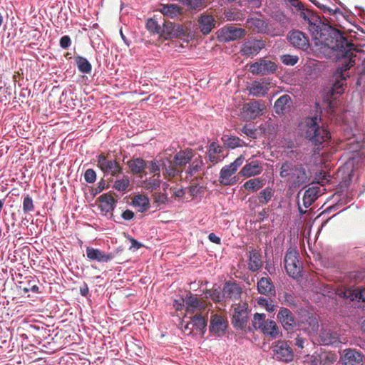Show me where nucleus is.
Listing matches in <instances>:
<instances>
[{
    "label": "nucleus",
    "instance_id": "nucleus-1",
    "mask_svg": "<svg viewBox=\"0 0 365 365\" xmlns=\"http://www.w3.org/2000/svg\"><path fill=\"white\" fill-rule=\"evenodd\" d=\"M317 19L312 20V22H307L308 29L313 38L318 40L319 43L329 48L338 52L344 49V53L349 52V48H353L354 44L348 41L342 34L331 26L321 28L317 24Z\"/></svg>",
    "mask_w": 365,
    "mask_h": 365
},
{
    "label": "nucleus",
    "instance_id": "nucleus-2",
    "mask_svg": "<svg viewBox=\"0 0 365 365\" xmlns=\"http://www.w3.org/2000/svg\"><path fill=\"white\" fill-rule=\"evenodd\" d=\"M279 176L292 188L305 187L309 182V177L304 165L292 160H285L282 163Z\"/></svg>",
    "mask_w": 365,
    "mask_h": 365
},
{
    "label": "nucleus",
    "instance_id": "nucleus-3",
    "mask_svg": "<svg viewBox=\"0 0 365 365\" xmlns=\"http://www.w3.org/2000/svg\"><path fill=\"white\" fill-rule=\"evenodd\" d=\"M345 51L346 49H344ZM354 51H356V49L353 47V48H349V52L346 54L344 53V50L339 52L338 56L341 57V66L336 72L335 81L331 89L332 95L341 94L344 92V82L349 76L346 74V72L355 64L354 58L356 54L354 53Z\"/></svg>",
    "mask_w": 365,
    "mask_h": 365
},
{
    "label": "nucleus",
    "instance_id": "nucleus-4",
    "mask_svg": "<svg viewBox=\"0 0 365 365\" xmlns=\"http://www.w3.org/2000/svg\"><path fill=\"white\" fill-rule=\"evenodd\" d=\"M304 136L313 145L320 150L319 146L327 142L330 138V132L317 123V118H308L305 120L303 128Z\"/></svg>",
    "mask_w": 365,
    "mask_h": 365
},
{
    "label": "nucleus",
    "instance_id": "nucleus-5",
    "mask_svg": "<svg viewBox=\"0 0 365 365\" xmlns=\"http://www.w3.org/2000/svg\"><path fill=\"white\" fill-rule=\"evenodd\" d=\"M299 253L294 249H289L284 257V267L287 273L293 278L300 277L302 266L298 259Z\"/></svg>",
    "mask_w": 365,
    "mask_h": 365
},
{
    "label": "nucleus",
    "instance_id": "nucleus-6",
    "mask_svg": "<svg viewBox=\"0 0 365 365\" xmlns=\"http://www.w3.org/2000/svg\"><path fill=\"white\" fill-rule=\"evenodd\" d=\"M245 158L242 155L239 156L228 165L223 167L220 173L219 181L222 185H232L236 182L235 177L232 175L237 169L242 165Z\"/></svg>",
    "mask_w": 365,
    "mask_h": 365
},
{
    "label": "nucleus",
    "instance_id": "nucleus-7",
    "mask_svg": "<svg viewBox=\"0 0 365 365\" xmlns=\"http://www.w3.org/2000/svg\"><path fill=\"white\" fill-rule=\"evenodd\" d=\"M265 106L262 101L252 100L243 105L241 115L246 120H255L262 115Z\"/></svg>",
    "mask_w": 365,
    "mask_h": 365
},
{
    "label": "nucleus",
    "instance_id": "nucleus-8",
    "mask_svg": "<svg viewBox=\"0 0 365 365\" xmlns=\"http://www.w3.org/2000/svg\"><path fill=\"white\" fill-rule=\"evenodd\" d=\"M248 319L247 304L245 303L239 304L234 307V312L232 318L233 326L240 329H244L247 327Z\"/></svg>",
    "mask_w": 365,
    "mask_h": 365
},
{
    "label": "nucleus",
    "instance_id": "nucleus-9",
    "mask_svg": "<svg viewBox=\"0 0 365 365\" xmlns=\"http://www.w3.org/2000/svg\"><path fill=\"white\" fill-rule=\"evenodd\" d=\"M98 166L106 174L113 176H118L122 173V168L115 160H109L103 154H101L98 158Z\"/></svg>",
    "mask_w": 365,
    "mask_h": 365
},
{
    "label": "nucleus",
    "instance_id": "nucleus-10",
    "mask_svg": "<svg viewBox=\"0 0 365 365\" xmlns=\"http://www.w3.org/2000/svg\"><path fill=\"white\" fill-rule=\"evenodd\" d=\"M247 34L245 29L234 26H224L220 30L219 38L221 41L229 42L241 39Z\"/></svg>",
    "mask_w": 365,
    "mask_h": 365
},
{
    "label": "nucleus",
    "instance_id": "nucleus-11",
    "mask_svg": "<svg viewBox=\"0 0 365 365\" xmlns=\"http://www.w3.org/2000/svg\"><path fill=\"white\" fill-rule=\"evenodd\" d=\"M274 357L284 362L292 361L294 357L292 349L285 341H278L273 346Z\"/></svg>",
    "mask_w": 365,
    "mask_h": 365
},
{
    "label": "nucleus",
    "instance_id": "nucleus-12",
    "mask_svg": "<svg viewBox=\"0 0 365 365\" xmlns=\"http://www.w3.org/2000/svg\"><path fill=\"white\" fill-rule=\"evenodd\" d=\"M277 319L286 331H293L297 326L294 314L286 307H281Z\"/></svg>",
    "mask_w": 365,
    "mask_h": 365
},
{
    "label": "nucleus",
    "instance_id": "nucleus-13",
    "mask_svg": "<svg viewBox=\"0 0 365 365\" xmlns=\"http://www.w3.org/2000/svg\"><path fill=\"white\" fill-rule=\"evenodd\" d=\"M277 66L271 61L260 59L252 63L250 67V71L253 74L269 75L276 71Z\"/></svg>",
    "mask_w": 365,
    "mask_h": 365
},
{
    "label": "nucleus",
    "instance_id": "nucleus-14",
    "mask_svg": "<svg viewBox=\"0 0 365 365\" xmlns=\"http://www.w3.org/2000/svg\"><path fill=\"white\" fill-rule=\"evenodd\" d=\"M228 322L227 318L220 314H212L210 318V332L217 336L224 335Z\"/></svg>",
    "mask_w": 365,
    "mask_h": 365
},
{
    "label": "nucleus",
    "instance_id": "nucleus-15",
    "mask_svg": "<svg viewBox=\"0 0 365 365\" xmlns=\"http://www.w3.org/2000/svg\"><path fill=\"white\" fill-rule=\"evenodd\" d=\"M247 27L254 33L277 35L272 31L270 26L264 20L259 18H250L246 21Z\"/></svg>",
    "mask_w": 365,
    "mask_h": 365
},
{
    "label": "nucleus",
    "instance_id": "nucleus-16",
    "mask_svg": "<svg viewBox=\"0 0 365 365\" xmlns=\"http://www.w3.org/2000/svg\"><path fill=\"white\" fill-rule=\"evenodd\" d=\"M205 309V303L190 293L185 297V312L188 314H200Z\"/></svg>",
    "mask_w": 365,
    "mask_h": 365
},
{
    "label": "nucleus",
    "instance_id": "nucleus-17",
    "mask_svg": "<svg viewBox=\"0 0 365 365\" xmlns=\"http://www.w3.org/2000/svg\"><path fill=\"white\" fill-rule=\"evenodd\" d=\"M302 319L297 324L303 330L309 334L317 331L319 329V322L317 317L311 314L307 313L302 317Z\"/></svg>",
    "mask_w": 365,
    "mask_h": 365
},
{
    "label": "nucleus",
    "instance_id": "nucleus-18",
    "mask_svg": "<svg viewBox=\"0 0 365 365\" xmlns=\"http://www.w3.org/2000/svg\"><path fill=\"white\" fill-rule=\"evenodd\" d=\"M264 46L265 44L262 40H247L242 44L240 52L242 55L247 56L257 55Z\"/></svg>",
    "mask_w": 365,
    "mask_h": 365
},
{
    "label": "nucleus",
    "instance_id": "nucleus-19",
    "mask_svg": "<svg viewBox=\"0 0 365 365\" xmlns=\"http://www.w3.org/2000/svg\"><path fill=\"white\" fill-rule=\"evenodd\" d=\"M287 38L290 43L297 48L306 50L309 46L308 38L299 30L290 31L288 34Z\"/></svg>",
    "mask_w": 365,
    "mask_h": 365
},
{
    "label": "nucleus",
    "instance_id": "nucleus-20",
    "mask_svg": "<svg viewBox=\"0 0 365 365\" xmlns=\"http://www.w3.org/2000/svg\"><path fill=\"white\" fill-rule=\"evenodd\" d=\"M344 356L342 358L344 365H363L364 356V354L355 349L345 350Z\"/></svg>",
    "mask_w": 365,
    "mask_h": 365
},
{
    "label": "nucleus",
    "instance_id": "nucleus-21",
    "mask_svg": "<svg viewBox=\"0 0 365 365\" xmlns=\"http://www.w3.org/2000/svg\"><path fill=\"white\" fill-rule=\"evenodd\" d=\"M269 85V83L265 80L255 81L247 87V90L249 93L253 96L262 97L268 93Z\"/></svg>",
    "mask_w": 365,
    "mask_h": 365
},
{
    "label": "nucleus",
    "instance_id": "nucleus-22",
    "mask_svg": "<svg viewBox=\"0 0 365 365\" xmlns=\"http://www.w3.org/2000/svg\"><path fill=\"white\" fill-rule=\"evenodd\" d=\"M263 170L262 163L257 160L245 164L239 173L244 178H250L259 175Z\"/></svg>",
    "mask_w": 365,
    "mask_h": 365
},
{
    "label": "nucleus",
    "instance_id": "nucleus-23",
    "mask_svg": "<svg viewBox=\"0 0 365 365\" xmlns=\"http://www.w3.org/2000/svg\"><path fill=\"white\" fill-rule=\"evenodd\" d=\"M307 356L311 361H317V365H332L336 360V355L331 351H321L316 355Z\"/></svg>",
    "mask_w": 365,
    "mask_h": 365
},
{
    "label": "nucleus",
    "instance_id": "nucleus-24",
    "mask_svg": "<svg viewBox=\"0 0 365 365\" xmlns=\"http://www.w3.org/2000/svg\"><path fill=\"white\" fill-rule=\"evenodd\" d=\"M222 292L224 294L225 302H227L230 299H239L242 294V289L235 282H227L224 284Z\"/></svg>",
    "mask_w": 365,
    "mask_h": 365
},
{
    "label": "nucleus",
    "instance_id": "nucleus-25",
    "mask_svg": "<svg viewBox=\"0 0 365 365\" xmlns=\"http://www.w3.org/2000/svg\"><path fill=\"white\" fill-rule=\"evenodd\" d=\"M115 199L113 196L107 194L102 195L96 202L98 208L103 215L111 212L113 210Z\"/></svg>",
    "mask_w": 365,
    "mask_h": 365
},
{
    "label": "nucleus",
    "instance_id": "nucleus-26",
    "mask_svg": "<svg viewBox=\"0 0 365 365\" xmlns=\"http://www.w3.org/2000/svg\"><path fill=\"white\" fill-rule=\"evenodd\" d=\"M248 255V269L251 272H257L263 266L260 252L256 249L250 248Z\"/></svg>",
    "mask_w": 365,
    "mask_h": 365
},
{
    "label": "nucleus",
    "instance_id": "nucleus-27",
    "mask_svg": "<svg viewBox=\"0 0 365 365\" xmlns=\"http://www.w3.org/2000/svg\"><path fill=\"white\" fill-rule=\"evenodd\" d=\"M216 21L213 16L207 14H202L200 15L198 19V25L200 31L204 34L207 35L211 32L215 28Z\"/></svg>",
    "mask_w": 365,
    "mask_h": 365
},
{
    "label": "nucleus",
    "instance_id": "nucleus-28",
    "mask_svg": "<svg viewBox=\"0 0 365 365\" xmlns=\"http://www.w3.org/2000/svg\"><path fill=\"white\" fill-rule=\"evenodd\" d=\"M194 157L193 150L191 148H186L185 150L178 152L174 158V163L179 167L180 170L189 163L192 158Z\"/></svg>",
    "mask_w": 365,
    "mask_h": 365
},
{
    "label": "nucleus",
    "instance_id": "nucleus-29",
    "mask_svg": "<svg viewBox=\"0 0 365 365\" xmlns=\"http://www.w3.org/2000/svg\"><path fill=\"white\" fill-rule=\"evenodd\" d=\"M259 293L266 296L275 295V287L269 277H262L257 282Z\"/></svg>",
    "mask_w": 365,
    "mask_h": 365
},
{
    "label": "nucleus",
    "instance_id": "nucleus-30",
    "mask_svg": "<svg viewBox=\"0 0 365 365\" xmlns=\"http://www.w3.org/2000/svg\"><path fill=\"white\" fill-rule=\"evenodd\" d=\"M162 169L164 170L163 175L169 177H175L178 175L182 170L174 163V160H171L168 158H161Z\"/></svg>",
    "mask_w": 365,
    "mask_h": 365
},
{
    "label": "nucleus",
    "instance_id": "nucleus-31",
    "mask_svg": "<svg viewBox=\"0 0 365 365\" xmlns=\"http://www.w3.org/2000/svg\"><path fill=\"white\" fill-rule=\"evenodd\" d=\"M222 148L215 142L210 143L207 152L209 160L213 164H217L224 158Z\"/></svg>",
    "mask_w": 365,
    "mask_h": 365
},
{
    "label": "nucleus",
    "instance_id": "nucleus-32",
    "mask_svg": "<svg viewBox=\"0 0 365 365\" xmlns=\"http://www.w3.org/2000/svg\"><path fill=\"white\" fill-rule=\"evenodd\" d=\"M319 337L324 345H338L340 343L339 334L331 329H323Z\"/></svg>",
    "mask_w": 365,
    "mask_h": 365
},
{
    "label": "nucleus",
    "instance_id": "nucleus-33",
    "mask_svg": "<svg viewBox=\"0 0 365 365\" xmlns=\"http://www.w3.org/2000/svg\"><path fill=\"white\" fill-rule=\"evenodd\" d=\"M292 101L289 95L280 96L274 103V108L277 114L285 113L292 106Z\"/></svg>",
    "mask_w": 365,
    "mask_h": 365
},
{
    "label": "nucleus",
    "instance_id": "nucleus-34",
    "mask_svg": "<svg viewBox=\"0 0 365 365\" xmlns=\"http://www.w3.org/2000/svg\"><path fill=\"white\" fill-rule=\"evenodd\" d=\"M320 188L318 186H312L308 188L304 194L302 201L305 208H308L317 199L319 195Z\"/></svg>",
    "mask_w": 365,
    "mask_h": 365
},
{
    "label": "nucleus",
    "instance_id": "nucleus-35",
    "mask_svg": "<svg viewBox=\"0 0 365 365\" xmlns=\"http://www.w3.org/2000/svg\"><path fill=\"white\" fill-rule=\"evenodd\" d=\"M128 165L133 174H141L147 168V162L141 158H132L128 161Z\"/></svg>",
    "mask_w": 365,
    "mask_h": 365
},
{
    "label": "nucleus",
    "instance_id": "nucleus-36",
    "mask_svg": "<svg viewBox=\"0 0 365 365\" xmlns=\"http://www.w3.org/2000/svg\"><path fill=\"white\" fill-rule=\"evenodd\" d=\"M263 334L275 339L280 336L279 329L277 323L273 320H267L261 329Z\"/></svg>",
    "mask_w": 365,
    "mask_h": 365
},
{
    "label": "nucleus",
    "instance_id": "nucleus-37",
    "mask_svg": "<svg viewBox=\"0 0 365 365\" xmlns=\"http://www.w3.org/2000/svg\"><path fill=\"white\" fill-rule=\"evenodd\" d=\"M192 328L198 331L200 334H204L207 326L206 319L201 314H195L190 317Z\"/></svg>",
    "mask_w": 365,
    "mask_h": 365
},
{
    "label": "nucleus",
    "instance_id": "nucleus-38",
    "mask_svg": "<svg viewBox=\"0 0 365 365\" xmlns=\"http://www.w3.org/2000/svg\"><path fill=\"white\" fill-rule=\"evenodd\" d=\"M160 11L164 16L173 19L180 15L182 14V9L181 7L176 4H170L163 5Z\"/></svg>",
    "mask_w": 365,
    "mask_h": 365
},
{
    "label": "nucleus",
    "instance_id": "nucleus-39",
    "mask_svg": "<svg viewBox=\"0 0 365 365\" xmlns=\"http://www.w3.org/2000/svg\"><path fill=\"white\" fill-rule=\"evenodd\" d=\"M222 141L223 142L225 145L232 149L242 147L243 145L242 140L235 135H224L222 137Z\"/></svg>",
    "mask_w": 365,
    "mask_h": 365
},
{
    "label": "nucleus",
    "instance_id": "nucleus-40",
    "mask_svg": "<svg viewBox=\"0 0 365 365\" xmlns=\"http://www.w3.org/2000/svg\"><path fill=\"white\" fill-rule=\"evenodd\" d=\"M133 205L140 212H144L149 207V199L143 195L135 196L133 200Z\"/></svg>",
    "mask_w": 365,
    "mask_h": 365
},
{
    "label": "nucleus",
    "instance_id": "nucleus-41",
    "mask_svg": "<svg viewBox=\"0 0 365 365\" xmlns=\"http://www.w3.org/2000/svg\"><path fill=\"white\" fill-rule=\"evenodd\" d=\"M160 175L158 176H153L149 179L143 181V187L150 192L156 190L160 187L161 184V180L160 179Z\"/></svg>",
    "mask_w": 365,
    "mask_h": 365
},
{
    "label": "nucleus",
    "instance_id": "nucleus-42",
    "mask_svg": "<svg viewBox=\"0 0 365 365\" xmlns=\"http://www.w3.org/2000/svg\"><path fill=\"white\" fill-rule=\"evenodd\" d=\"M264 184V180H262V179H260L259 178H252V179L246 181L244 183L243 187L245 190H250L252 192H255V191L259 190L260 188H262L263 187Z\"/></svg>",
    "mask_w": 365,
    "mask_h": 365
},
{
    "label": "nucleus",
    "instance_id": "nucleus-43",
    "mask_svg": "<svg viewBox=\"0 0 365 365\" xmlns=\"http://www.w3.org/2000/svg\"><path fill=\"white\" fill-rule=\"evenodd\" d=\"M274 190L269 187H267L261 190L258 194V200L260 205H267L272 198Z\"/></svg>",
    "mask_w": 365,
    "mask_h": 365
},
{
    "label": "nucleus",
    "instance_id": "nucleus-44",
    "mask_svg": "<svg viewBox=\"0 0 365 365\" xmlns=\"http://www.w3.org/2000/svg\"><path fill=\"white\" fill-rule=\"evenodd\" d=\"M203 165L204 163L202 157L199 155L190 164L187 170V174L190 176L195 175L202 170Z\"/></svg>",
    "mask_w": 365,
    "mask_h": 365
},
{
    "label": "nucleus",
    "instance_id": "nucleus-45",
    "mask_svg": "<svg viewBox=\"0 0 365 365\" xmlns=\"http://www.w3.org/2000/svg\"><path fill=\"white\" fill-rule=\"evenodd\" d=\"M336 13L334 14V16H329V19H327L328 23L330 24L329 26H331L332 29H334V26H341V23L342 20H345V16L344 15L343 12L340 10V9H337Z\"/></svg>",
    "mask_w": 365,
    "mask_h": 365
},
{
    "label": "nucleus",
    "instance_id": "nucleus-46",
    "mask_svg": "<svg viewBox=\"0 0 365 365\" xmlns=\"http://www.w3.org/2000/svg\"><path fill=\"white\" fill-rule=\"evenodd\" d=\"M75 61L78 70L81 72L89 73L91 71V64L86 58L78 56L75 58Z\"/></svg>",
    "mask_w": 365,
    "mask_h": 365
},
{
    "label": "nucleus",
    "instance_id": "nucleus-47",
    "mask_svg": "<svg viewBox=\"0 0 365 365\" xmlns=\"http://www.w3.org/2000/svg\"><path fill=\"white\" fill-rule=\"evenodd\" d=\"M297 14H298L299 17L303 19L307 23L312 22V20H316V19H317V16L314 15L311 10L306 8L305 6H304V8H302V9L298 11Z\"/></svg>",
    "mask_w": 365,
    "mask_h": 365
},
{
    "label": "nucleus",
    "instance_id": "nucleus-48",
    "mask_svg": "<svg viewBox=\"0 0 365 365\" xmlns=\"http://www.w3.org/2000/svg\"><path fill=\"white\" fill-rule=\"evenodd\" d=\"M267 321L265 314L256 313L254 315L252 324L255 329L261 330Z\"/></svg>",
    "mask_w": 365,
    "mask_h": 365
},
{
    "label": "nucleus",
    "instance_id": "nucleus-49",
    "mask_svg": "<svg viewBox=\"0 0 365 365\" xmlns=\"http://www.w3.org/2000/svg\"><path fill=\"white\" fill-rule=\"evenodd\" d=\"M35 209L33 199L29 195H26L23 200V212L24 213H29L33 212Z\"/></svg>",
    "mask_w": 365,
    "mask_h": 365
},
{
    "label": "nucleus",
    "instance_id": "nucleus-50",
    "mask_svg": "<svg viewBox=\"0 0 365 365\" xmlns=\"http://www.w3.org/2000/svg\"><path fill=\"white\" fill-rule=\"evenodd\" d=\"M130 185V180L127 176H123L121 179L117 180L114 183V187L118 191H125Z\"/></svg>",
    "mask_w": 365,
    "mask_h": 365
},
{
    "label": "nucleus",
    "instance_id": "nucleus-51",
    "mask_svg": "<svg viewBox=\"0 0 365 365\" xmlns=\"http://www.w3.org/2000/svg\"><path fill=\"white\" fill-rule=\"evenodd\" d=\"M173 28H175L174 23L165 21L161 27V31L160 32V36L173 37Z\"/></svg>",
    "mask_w": 365,
    "mask_h": 365
},
{
    "label": "nucleus",
    "instance_id": "nucleus-52",
    "mask_svg": "<svg viewBox=\"0 0 365 365\" xmlns=\"http://www.w3.org/2000/svg\"><path fill=\"white\" fill-rule=\"evenodd\" d=\"M147 168H148L150 173H153V176H158V175H160V168H162L161 158L159 161H150L149 165H147Z\"/></svg>",
    "mask_w": 365,
    "mask_h": 365
},
{
    "label": "nucleus",
    "instance_id": "nucleus-53",
    "mask_svg": "<svg viewBox=\"0 0 365 365\" xmlns=\"http://www.w3.org/2000/svg\"><path fill=\"white\" fill-rule=\"evenodd\" d=\"M189 9H197L202 6L204 0H180Z\"/></svg>",
    "mask_w": 365,
    "mask_h": 365
},
{
    "label": "nucleus",
    "instance_id": "nucleus-54",
    "mask_svg": "<svg viewBox=\"0 0 365 365\" xmlns=\"http://www.w3.org/2000/svg\"><path fill=\"white\" fill-rule=\"evenodd\" d=\"M146 28L148 31L153 33L159 34L161 31V26L158 24L157 21L154 19H149L146 22Z\"/></svg>",
    "mask_w": 365,
    "mask_h": 365
},
{
    "label": "nucleus",
    "instance_id": "nucleus-55",
    "mask_svg": "<svg viewBox=\"0 0 365 365\" xmlns=\"http://www.w3.org/2000/svg\"><path fill=\"white\" fill-rule=\"evenodd\" d=\"M110 258V255H106L99 250L93 249V260L96 259L99 262H108Z\"/></svg>",
    "mask_w": 365,
    "mask_h": 365
},
{
    "label": "nucleus",
    "instance_id": "nucleus-56",
    "mask_svg": "<svg viewBox=\"0 0 365 365\" xmlns=\"http://www.w3.org/2000/svg\"><path fill=\"white\" fill-rule=\"evenodd\" d=\"M299 60V58L297 56L285 54L281 56L282 62L287 66H294L295 65Z\"/></svg>",
    "mask_w": 365,
    "mask_h": 365
},
{
    "label": "nucleus",
    "instance_id": "nucleus-57",
    "mask_svg": "<svg viewBox=\"0 0 365 365\" xmlns=\"http://www.w3.org/2000/svg\"><path fill=\"white\" fill-rule=\"evenodd\" d=\"M153 196L154 198V202L157 203L158 205H165L168 201V194L165 192H155Z\"/></svg>",
    "mask_w": 365,
    "mask_h": 365
},
{
    "label": "nucleus",
    "instance_id": "nucleus-58",
    "mask_svg": "<svg viewBox=\"0 0 365 365\" xmlns=\"http://www.w3.org/2000/svg\"><path fill=\"white\" fill-rule=\"evenodd\" d=\"M306 339L301 336L299 334H296V336L294 339V346L297 351H301L304 347V343Z\"/></svg>",
    "mask_w": 365,
    "mask_h": 365
},
{
    "label": "nucleus",
    "instance_id": "nucleus-59",
    "mask_svg": "<svg viewBox=\"0 0 365 365\" xmlns=\"http://www.w3.org/2000/svg\"><path fill=\"white\" fill-rule=\"evenodd\" d=\"M211 299L215 302H225V297L222 290L215 289L210 294Z\"/></svg>",
    "mask_w": 365,
    "mask_h": 365
},
{
    "label": "nucleus",
    "instance_id": "nucleus-60",
    "mask_svg": "<svg viewBox=\"0 0 365 365\" xmlns=\"http://www.w3.org/2000/svg\"><path fill=\"white\" fill-rule=\"evenodd\" d=\"M350 142L346 143V146H349L346 148L350 152H356L361 148V144L359 142L356 141L355 140H351V138H349Z\"/></svg>",
    "mask_w": 365,
    "mask_h": 365
},
{
    "label": "nucleus",
    "instance_id": "nucleus-61",
    "mask_svg": "<svg viewBox=\"0 0 365 365\" xmlns=\"http://www.w3.org/2000/svg\"><path fill=\"white\" fill-rule=\"evenodd\" d=\"M187 34V31L180 24H175V28H173V37H180L184 36Z\"/></svg>",
    "mask_w": 365,
    "mask_h": 365
},
{
    "label": "nucleus",
    "instance_id": "nucleus-62",
    "mask_svg": "<svg viewBox=\"0 0 365 365\" xmlns=\"http://www.w3.org/2000/svg\"><path fill=\"white\" fill-rule=\"evenodd\" d=\"M319 9L327 16V17L325 18V19L327 20L329 19V16L332 17L334 16V14L336 13L335 11H336L338 8L331 9L327 5V3H324V6H321Z\"/></svg>",
    "mask_w": 365,
    "mask_h": 365
},
{
    "label": "nucleus",
    "instance_id": "nucleus-63",
    "mask_svg": "<svg viewBox=\"0 0 365 365\" xmlns=\"http://www.w3.org/2000/svg\"><path fill=\"white\" fill-rule=\"evenodd\" d=\"M284 302L289 307H296L297 305L294 297L289 293H285L284 294Z\"/></svg>",
    "mask_w": 365,
    "mask_h": 365
},
{
    "label": "nucleus",
    "instance_id": "nucleus-64",
    "mask_svg": "<svg viewBox=\"0 0 365 365\" xmlns=\"http://www.w3.org/2000/svg\"><path fill=\"white\" fill-rule=\"evenodd\" d=\"M176 311H181L185 306V299H175L173 304Z\"/></svg>",
    "mask_w": 365,
    "mask_h": 365
}]
</instances>
